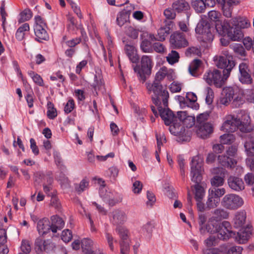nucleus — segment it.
<instances>
[{
  "label": "nucleus",
  "instance_id": "nucleus-1",
  "mask_svg": "<svg viewBox=\"0 0 254 254\" xmlns=\"http://www.w3.org/2000/svg\"><path fill=\"white\" fill-rule=\"evenodd\" d=\"M202 158L196 156L192 158L190 164L191 180L195 183L193 186L195 200L203 199L205 194L204 189L202 185L200 184L202 179Z\"/></svg>",
  "mask_w": 254,
  "mask_h": 254
},
{
  "label": "nucleus",
  "instance_id": "nucleus-2",
  "mask_svg": "<svg viewBox=\"0 0 254 254\" xmlns=\"http://www.w3.org/2000/svg\"><path fill=\"white\" fill-rule=\"evenodd\" d=\"M160 116L167 126H170L169 130L174 135L184 136L186 135V129L178 123V119L173 113L168 108L165 107L162 103L156 106Z\"/></svg>",
  "mask_w": 254,
  "mask_h": 254
},
{
  "label": "nucleus",
  "instance_id": "nucleus-3",
  "mask_svg": "<svg viewBox=\"0 0 254 254\" xmlns=\"http://www.w3.org/2000/svg\"><path fill=\"white\" fill-rule=\"evenodd\" d=\"M146 86L147 92L150 95L153 103L156 106L162 103L165 107L167 106L169 93L163 88L161 83L153 80L152 82H147Z\"/></svg>",
  "mask_w": 254,
  "mask_h": 254
},
{
  "label": "nucleus",
  "instance_id": "nucleus-4",
  "mask_svg": "<svg viewBox=\"0 0 254 254\" xmlns=\"http://www.w3.org/2000/svg\"><path fill=\"white\" fill-rule=\"evenodd\" d=\"M216 30L219 35L228 36L233 41H239L243 38L244 35L241 29L231 24L228 19H225L223 23H219L216 26Z\"/></svg>",
  "mask_w": 254,
  "mask_h": 254
},
{
  "label": "nucleus",
  "instance_id": "nucleus-5",
  "mask_svg": "<svg viewBox=\"0 0 254 254\" xmlns=\"http://www.w3.org/2000/svg\"><path fill=\"white\" fill-rule=\"evenodd\" d=\"M225 96L220 100L222 104L227 105L232 100V104L236 107H239L243 104V100L240 96V90L237 87H229L224 90Z\"/></svg>",
  "mask_w": 254,
  "mask_h": 254
},
{
  "label": "nucleus",
  "instance_id": "nucleus-6",
  "mask_svg": "<svg viewBox=\"0 0 254 254\" xmlns=\"http://www.w3.org/2000/svg\"><path fill=\"white\" fill-rule=\"evenodd\" d=\"M244 204L243 198L234 193L225 195L221 200V205L225 209L236 210L241 207Z\"/></svg>",
  "mask_w": 254,
  "mask_h": 254
},
{
  "label": "nucleus",
  "instance_id": "nucleus-7",
  "mask_svg": "<svg viewBox=\"0 0 254 254\" xmlns=\"http://www.w3.org/2000/svg\"><path fill=\"white\" fill-rule=\"evenodd\" d=\"M203 79L209 84H214L216 87H221L227 78H224V75H221V72L216 69L209 70L205 73Z\"/></svg>",
  "mask_w": 254,
  "mask_h": 254
},
{
  "label": "nucleus",
  "instance_id": "nucleus-8",
  "mask_svg": "<svg viewBox=\"0 0 254 254\" xmlns=\"http://www.w3.org/2000/svg\"><path fill=\"white\" fill-rule=\"evenodd\" d=\"M213 27H211L210 24L205 20L200 21L195 28L196 33L202 35V40L205 42H211L213 39Z\"/></svg>",
  "mask_w": 254,
  "mask_h": 254
},
{
  "label": "nucleus",
  "instance_id": "nucleus-9",
  "mask_svg": "<svg viewBox=\"0 0 254 254\" xmlns=\"http://www.w3.org/2000/svg\"><path fill=\"white\" fill-rule=\"evenodd\" d=\"M35 19L36 23L34 27L35 39L39 42H42V40H48L49 35L46 30L47 27L46 23L40 16H35Z\"/></svg>",
  "mask_w": 254,
  "mask_h": 254
},
{
  "label": "nucleus",
  "instance_id": "nucleus-10",
  "mask_svg": "<svg viewBox=\"0 0 254 254\" xmlns=\"http://www.w3.org/2000/svg\"><path fill=\"white\" fill-rule=\"evenodd\" d=\"M151 67L152 61L150 57L145 55L142 56L141 60V68L138 66H135L134 70L141 79L144 80L145 75L150 74Z\"/></svg>",
  "mask_w": 254,
  "mask_h": 254
},
{
  "label": "nucleus",
  "instance_id": "nucleus-11",
  "mask_svg": "<svg viewBox=\"0 0 254 254\" xmlns=\"http://www.w3.org/2000/svg\"><path fill=\"white\" fill-rule=\"evenodd\" d=\"M241 124L242 122L240 119L234 115H228L225 117L221 129L228 132H234L239 127L241 128Z\"/></svg>",
  "mask_w": 254,
  "mask_h": 254
},
{
  "label": "nucleus",
  "instance_id": "nucleus-12",
  "mask_svg": "<svg viewBox=\"0 0 254 254\" xmlns=\"http://www.w3.org/2000/svg\"><path fill=\"white\" fill-rule=\"evenodd\" d=\"M116 230L121 239L120 242L121 253V254H127L129 250L128 230L121 226H118Z\"/></svg>",
  "mask_w": 254,
  "mask_h": 254
},
{
  "label": "nucleus",
  "instance_id": "nucleus-13",
  "mask_svg": "<svg viewBox=\"0 0 254 254\" xmlns=\"http://www.w3.org/2000/svg\"><path fill=\"white\" fill-rule=\"evenodd\" d=\"M99 195L104 201L108 202L110 205L113 206L122 201L123 197L120 194L115 196L112 192L108 190L105 186H101L99 189Z\"/></svg>",
  "mask_w": 254,
  "mask_h": 254
},
{
  "label": "nucleus",
  "instance_id": "nucleus-14",
  "mask_svg": "<svg viewBox=\"0 0 254 254\" xmlns=\"http://www.w3.org/2000/svg\"><path fill=\"white\" fill-rule=\"evenodd\" d=\"M170 42L175 48L186 47L188 45L185 35L181 32H176L171 35Z\"/></svg>",
  "mask_w": 254,
  "mask_h": 254
},
{
  "label": "nucleus",
  "instance_id": "nucleus-15",
  "mask_svg": "<svg viewBox=\"0 0 254 254\" xmlns=\"http://www.w3.org/2000/svg\"><path fill=\"white\" fill-rule=\"evenodd\" d=\"M111 222L114 225L123 224L127 221V216L125 211L120 209L113 210L109 214Z\"/></svg>",
  "mask_w": 254,
  "mask_h": 254
},
{
  "label": "nucleus",
  "instance_id": "nucleus-16",
  "mask_svg": "<svg viewBox=\"0 0 254 254\" xmlns=\"http://www.w3.org/2000/svg\"><path fill=\"white\" fill-rule=\"evenodd\" d=\"M215 65L220 68L224 69L223 74L225 78H228L230 76V72L233 68L228 69V63L227 58L223 56H216L213 58Z\"/></svg>",
  "mask_w": 254,
  "mask_h": 254
},
{
  "label": "nucleus",
  "instance_id": "nucleus-17",
  "mask_svg": "<svg viewBox=\"0 0 254 254\" xmlns=\"http://www.w3.org/2000/svg\"><path fill=\"white\" fill-rule=\"evenodd\" d=\"M197 135L202 138H207L213 132V126L211 123L196 125Z\"/></svg>",
  "mask_w": 254,
  "mask_h": 254
},
{
  "label": "nucleus",
  "instance_id": "nucleus-18",
  "mask_svg": "<svg viewBox=\"0 0 254 254\" xmlns=\"http://www.w3.org/2000/svg\"><path fill=\"white\" fill-rule=\"evenodd\" d=\"M228 184L229 187L233 190L236 191H240L245 189L244 183L243 180L236 177L230 176L228 179Z\"/></svg>",
  "mask_w": 254,
  "mask_h": 254
},
{
  "label": "nucleus",
  "instance_id": "nucleus-19",
  "mask_svg": "<svg viewBox=\"0 0 254 254\" xmlns=\"http://www.w3.org/2000/svg\"><path fill=\"white\" fill-rule=\"evenodd\" d=\"M222 223L216 220L214 217H210L205 226V232L206 231L207 232L211 234L216 233L218 230L220 229Z\"/></svg>",
  "mask_w": 254,
  "mask_h": 254
},
{
  "label": "nucleus",
  "instance_id": "nucleus-20",
  "mask_svg": "<svg viewBox=\"0 0 254 254\" xmlns=\"http://www.w3.org/2000/svg\"><path fill=\"white\" fill-rule=\"evenodd\" d=\"M230 223L228 221H225L222 222L220 229L216 232V233H218V238L223 240L229 239L232 233V232L230 230Z\"/></svg>",
  "mask_w": 254,
  "mask_h": 254
},
{
  "label": "nucleus",
  "instance_id": "nucleus-21",
  "mask_svg": "<svg viewBox=\"0 0 254 254\" xmlns=\"http://www.w3.org/2000/svg\"><path fill=\"white\" fill-rule=\"evenodd\" d=\"M37 229L39 234L44 235L51 230V223L47 218L39 220L37 222Z\"/></svg>",
  "mask_w": 254,
  "mask_h": 254
},
{
  "label": "nucleus",
  "instance_id": "nucleus-22",
  "mask_svg": "<svg viewBox=\"0 0 254 254\" xmlns=\"http://www.w3.org/2000/svg\"><path fill=\"white\" fill-rule=\"evenodd\" d=\"M246 221V212L245 210H240L236 212L233 218L234 226L235 227H244Z\"/></svg>",
  "mask_w": 254,
  "mask_h": 254
},
{
  "label": "nucleus",
  "instance_id": "nucleus-23",
  "mask_svg": "<svg viewBox=\"0 0 254 254\" xmlns=\"http://www.w3.org/2000/svg\"><path fill=\"white\" fill-rule=\"evenodd\" d=\"M252 234L251 228L249 226L241 228L237 233L236 239L240 244L245 243Z\"/></svg>",
  "mask_w": 254,
  "mask_h": 254
},
{
  "label": "nucleus",
  "instance_id": "nucleus-24",
  "mask_svg": "<svg viewBox=\"0 0 254 254\" xmlns=\"http://www.w3.org/2000/svg\"><path fill=\"white\" fill-rule=\"evenodd\" d=\"M231 24L235 25L241 29L247 28L251 26V23L248 19L243 17H234L229 20Z\"/></svg>",
  "mask_w": 254,
  "mask_h": 254
},
{
  "label": "nucleus",
  "instance_id": "nucleus-25",
  "mask_svg": "<svg viewBox=\"0 0 254 254\" xmlns=\"http://www.w3.org/2000/svg\"><path fill=\"white\" fill-rule=\"evenodd\" d=\"M52 223L51 224V231L53 233H56L57 230L62 229L64 225V220L57 215H54L51 217Z\"/></svg>",
  "mask_w": 254,
  "mask_h": 254
},
{
  "label": "nucleus",
  "instance_id": "nucleus-26",
  "mask_svg": "<svg viewBox=\"0 0 254 254\" xmlns=\"http://www.w3.org/2000/svg\"><path fill=\"white\" fill-rule=\"evenodd\" d=\"M92 86L97 94L98 91H100L102 93H104L105 92L104 83L102 77L99 74L95 75L94 82L93 83Z\"/></svg>",
  "mask_w": 254,
  "mask_h": 254
},
{
  "label": "nucleus",
  "instance_id": "nucleus-27",
  "mask_svg": "<svg viewBox=\"0 0 254 254\" xmlns=\"http://www.w3.org/2000/svg\"><path fill=\"white\" fill-rule=\"evenodd\" d=\"M218 161L219 164L222 166L229 167L230 168L234 167L236 164V161L226 155H219L218 156Z\"/></svg>",
  "mask_w": 254,
  "mask_h": 254
},
{
  "label": "nucleus",
  "instance_id": "nucleus-28",
  "mask_svg": "<svg viewBox=\"0 0 254 254\" xmlns=\"http://www.w3.org/2000/svg\"><path fill=\"white\" fill-rule=\"evenodd\" d=\"M125 50L127 57L131 62L135 63L138 61L139 58L136 54V50L134 46L130 45H126Z\"/></svg>",
  "mask_w": 254,
  "mask_h": 254
},
{
  "label": "nucleus",
  "instance_id": "nucleus-29",
  "mask_svg": "<svg viewBox=\"0 0 254 254\" xmlns=\"http://www.w3.org/2000/svg\"><path fill=\"white\" fill-rule=\"evenodd\" d=\"M67 20L68 23L67 26V28L68 31L74 33L76 30L80 29H81V34H83L82 25L81 24L77 25L75 23V20L73 17L70 15H67Z\"/></svg>",
  "mask_w": 254,
  "mask_h": 254
},
{
  "label": "nucleus",
  "instance_id": "nucleus-30",
  "mask_svg": "<svg viewBox=\"0 0 254 254\" xmlns=\"http://www.w3.org/2000/svg\"><path fill=\"white\" fill-rule=\"evenodd\" d=\"M172 7L174 10L179 12L188 10L190 5L188 2L185 0H178L173 3Z\"/></svg>",
  "mask_w": 254,
  "mask_h": 254
},
{
  "label": "nucleus",
  "instance_id": "nucleus-31",
  "mask_svg": "<svg viewBox=\"0 0 254 254\" xmlns=\"http://www.w3.org/2000/svg\"><path fill=\"white\" fill-rule=\"evenodd\" d=\"M226 173L225 170L221 169V176L216 175L211 179V184L213 187L217 188L223 185L224 177Z\"/></svg>",
  "mask_w": 254,
  "mask_h": 254
},
{
  "label": "nucleus",
  "instance_id": "nucleus-32",
  "mask_svg": "<svg viewBox=\"0 0 254 254\" xmlns=\"http://www.w3.org/2000/svg\"><path fill=\"white\" fill-rule=\"evenodd\" d=\"M220 202H221L219 198L212 196L208 192L207 199L206 202V208L208 210L214 208L218 206Z\"/></svg>",
  "mask_w": 254,
  "mask_h": 254
},
{
  "label": "nucleus",
  "instance_id": "nucleus-33",
  "mask_svg": "<svg viewBox=\"0 0 254 254\" xmlns=\"http://www.w3.org/2000/svg\"><path fill=\"white\" fill-rule=\"evenodd\" d=\"M242 122L240 130L244 132H248L250 130V125L251 123V118L249 114L244 113L240 120Z\"/></svg>",
  "mask_w": 254,
  "mask_h": 254
},
{
  "label": "nucleus",
  "instance_id": "nucleus-34",
  "mask_svg": "<svg viewBox=\"0 0 254 254\" xmlns=\"http://www.w3.org/2000/svg\"><path fill=\"white\" fill-rule=\"evenodd\" d=\"M29 24L25 23L20 26L17 29L15 36L19 41L22 40L25 36V32L29 30Z\"/></svg>",
  "mask_w": 254,
  "mask_h": 254
},
{
  "label": "nucleus",
  "instance_id": "nucleus-35",
  "mask_svg": "<svg viewBox=\"0 0 254 254\" xmlns=\"http://www.w3.org/2000/svg\"><path fill=\"white\" fill-rule=\"evenodd\" d=\"M94 245L93 241L88 238H85L81 241V246L83 251L88 252L93 251L92 248Z\"/></svg>",
  "mask_w": 254,
  "mask_h": 254
},
{
  "label": "nucleus",
  "instance_id": "nucleus-36",
  "mask_svg": "<svg viewBox=\"0 0 254 254\" xmlns=\"http://www.w3.org/2000/svg\"><path fill=\"white\" fill-rule=\"evenodd\" d=\"M208 192L212 196L220 199L226 193V190L224 188L212 187L209 189Z\"/></svg>",
  "mask_w": 254,
  "mask_h": 254
},
{
  "label": "nucleus",
  "instance_id": "nucleus-37",
  "mask_svg": "<svg viewBox=\"0 0 254 254\" xmlns=\"http://www.w3.org/2000/svg\"><path fill=\"white\" fill-rule=\"evenodd\" d=\"M192 6L197 12H202L205 8L204 0H192Z\"/></svg>",
  "mask_w": 254,
  "mask_h": 254
},
{
  "label": "nucleus",
  "instance_id": "nucleus-38",
  "mask_svg": "<svg viewBox=\"0 0 254 254\" xmlns=\"http://www.w3.org/2000/svg\"><path fill=\"white\" fill-rule=\"evenodd\" d=\"M170 28L165 26L161 27L158 30L157 33V41H162L165 39L166 36L169 34Z\"/></svg>",
  "mask_w": 254,
  "mask_h": 254
},
{
  "label": "nucleus",
  "instance_id": "nucleus-39",
  "mask_svg": "<svg viewBox=\"0 0 254 254\" xmlns=\"http://www.w3.org/2000/svg\"><path fill=\"white\" fill-rule=\"evenodd\" d=\"M201 62L199 60H194L190 64L189 70L190 73L193 76H196V71L198 69L201 64Z\"/></svg>",
  "mask_w": 254,
  "mask_h": 254
},
{
  "label": "nucleus",
  "instance_id": "nucleus-40",
  "mask_svg": "<svg viewBox=\"0 0 254 254\" xmlns=\"http://www.w3.org/2000/svg\"><path fill=\"white\" fill-rule=\"evenodd\" d=\"M28 74L35 83L40 86H43L44 85L43 80L40 75L32 70L29 71Z\"/></svg>",
  "mask_w": 254,
  "mask_h": 254
},
{
  "label": "nucleus",
  "instance_id": "nucleus-41",
  "mask_svg": "<svg viewBox=\"0 0 254 254\" xmlns=\"http://www.w3.org/2000/svg\"><path fill=\"white\" fill-rule=\"evenodd\" d=\"M180 56L179 53L176 51L172 50L166 57L167 62L171 64H173L179 62Z\"/></svg>",
  "mask_w": 254,
  "mask_h": 254
},
{
  "label": "nucleus",
  "instance_id": "nucleus-42",
  "mask_svg": "<svg viewBox=\"0 0 254 254\" xmlns=\"http://www.w3.org/2000/svg\"><path fill=\"white\" fill-rule=\"evenodd\" d=\"M213 214L214 215L213 217L220 222L222 219H226L228 217V213L223 209L218 208L215 209L213 212Z\"/></svg>",
  "mask_w": 254,
  "mask_h": 254
},
{
  "label": "nucleus",
  "instance_id": "nucleus-43",
  "mask_svg": "<svg viewBox=\"0 0 254 254\" xmlns=\"http://www.w3.org/2000/svg\"><path fill=\"white\" fill-rule=\"evenodd\" d=\"M140 48L144 53H151L152 52L151 43L145 38L142 39V41L140 44Z\"/></svg>",
  "mask_w": 254,
  "mask_h": 254
},
{
  "label": "nucleus",
  "instance_id": "nucleus-44",
  "mask_svg": "<svg viewBox=\"0 0 254 254\" xmlns=\"http://www.w3.org/2000/svg\"><path fill=\"white\" fill-rule=\"evenodd\" d=\"M47 114L50 119H54L57 116V110L55 108L54 104L51 102H48L47 104Z\"/></svg>",
  "mask_w": 254,
  "mask_h": 254
},
{
  "label": "nucleus",
  "instance_id": "nucleus-45",
  "mask_svg": "<svg viewBox=\"0 0 254 254\" xmlns=\"http://www.w3.org/2000/svg\"><path fill=\"white\" fill-rule=\"evenodd\" d=\"M208 16L210 20L216 23L215 26L219 23H223V21L219 20L221 14L218 11L211 10L208 13Z\"/></svg>",
  "mask_w": 254,
  "mask_h": 254
},
{
  "label": "nucleus",
  "instance_id": "nucleus-46",
  "mask_svg": "<svg viewBox=\"0 0 254 254\" xmlns=\"http://www.w3.org/2000/svg\"><path fill=\"white\" fill-rule=\"evenodd\" d=\"M222 144H231L235 140V136L233 134L227 133L222 135L220 137Z\"/></svg>",
  "mask_w": 254,
  "mask_h": 254
},
{
  "label": "nucleus",
  "instance_id": "nucleus-47",
  "mask_svg": "<svg viewBox=\"0 0 254 254\" xmlns=\"http://www.w3.org/2000/svg\"><path fill=\"white\" fill-rule=\"evenodd\" d=\"M20 16L19 22H23L29 20L32 16V13L29 9L26 8L20 13Z\"/></svg>",
  "mask_w": 254,
  "mask_h": 254
},
{
  "label": "nucleus",
  "instance_id": "nucleus-48",
  "mask_svg": "<svg viewBox=\"0 0 254 254\" xmlns=\"http://www.w3.org/2000/svg\"><path fill=\"white\" fill-rule=\"evenodd\" d=\"M153 226L150 222L145 224L142 227V233L147 239H150L152 236Z\"/></svg>",
  "mask_w": 254,
  "mask_h": 254
},
{
  "label": "nucleus",
  "instance_id": "nucleus-49",
  "mask_svg": "<svg viewBox=\"0 0 254 254\" xmlns=\"http://www.w3.org/2000/svg\"><path fill=\"white\" fill-rule=\"evenodd\" d=\"M167 74V68L164 67L161 68L156 74L154 81L157 82L161 83V81L162 80Z\"/></svg>",
  "mask_w": 254,
  "mask_h": 254
},
{
  "label": "nucleus",
  "instance_id": "nucleus-50",
  "mask_svg": "<svg viewBox=\"0 0 254 254\" xmlns=\"http://www.w3.org/2000/svg\"><path fill=\"white\" fill-rule=\"evenodd\" d=\"M209 116V114L207 113H204L199 115L196 118V125H201L206 123H210L207 122Z\"/></svg>",
  "mask_w": 254,
  "mask_h": 254
},
{
  "label": "nucleus",
  "instance_id": "nucleus-51",
  "mask_svg": "<svg viewBox=\"0 0 254 254\" xmlns=\"http://www.w3.org/2000/svg\"><path fill=\"white\" fill-rule=\"evenodd\" d=\"M127 14L125 12H122L119 13L117 15L116 19L117 24L119 26L122 27L127 21Z\"/></svg>",
  "mask_w": 254,
  "mask_h": 254
},
{
  "label": "nucleus",
  "instance_id": "nucleus-52",
  "mask_svg": "<svg viewBox=\"0 0 254 254\" xmlns=\"http://www.w3.org/2000/svg\"><path fill=\"white\" fill-rule=\"evenodd\" d=\"M239 80L243 84H250L252 83L253 79L248 72L240 74Z\"/></svg>",
  "mask_w": 254,
  "mask_h": 254
},
{
  "label": "nucleus",
  "instance_id": "nucleus-53",
  "mask_svg": "<svg viewBox=\"0 0 254 254\" xmlns=\"http://www.w3.org/2000/svg\"><path fill=\"white\" fill-rule=\"evenodd\" d=\"M206 221V217L205 214L201 213L198 217V224L199 226V231L201 233H205V223Z\"/></svg>",
  "mask_w": 254,
  "mask_h": 254
},
{
  "label": "nucleus",
  "instance_id": "nucleus-54",
  "mask_svg": "<svg viewBox=\"0 0 254 254\" xmlns=\"http://www.w3.org/2000/svg\"><path fill=\"white\" fill-rule=\"evenodd\" d=\"M20 249L22 252L21 253L22 254H29L31 250V247L29 242L27 240H23L21 243Z\"/></svg>",
  "mask_w": 254,
  "mask_h": 254
},
{
  "label": "nucleus",
  "instance_id": "nucleus-55",
  "mask_svg": "<svg viewBox=\"0 0 254 254\" xmlns=\"http://www.w3.org/2000/svg\"><path fill=\"white\" fill-rule=\"evenodd\" d=\"M222 54L223 55V56H224L225 58H227L228 60V69H230V68H233L235 66V63L233 60V57L229 54L228 51L226 50L223 51Z\"/></svg>",
  "mask_w": 254,
  "mask_h": 254
},
{
  "label": "nucleus",
  "instance_id": "nucleus-56",
  "mask_svg": "<svg viewBox=\"0 0 254 254\" xmlns=\"http://www.w3.org/2000/svg\"><path fill=\"white\" fill-rule=\"evenodd\" d=\"M234 52L238 55L241 56H245L246 55V52L244 47L239 44H235L232 47Z\"/></svg>",
  "mask_w": 254,
  "mask_h": 254
},
{
  "label": "nucleus",
  "instance_id": "nucleus-57",
  "mask_svg": "<svg viewBox=\"0 0 254 254\" xmlns=\"http://www.w3.org/2000/svg\"><path fill=\"white\" fill-rule=\"evenodd\" d=\"M254 144L250 142H246L245 143L244 147L245 151L248 155L252 156L254 155Z\"/></svg>",
  "mask_w": 254,
  "mask_h": 254
},
{
  "label": "nucleus",
  "instance_id": "nucleus-58",
  "mask_svg": "<svg viewBox=\"0 0 254 254\" xmlns=\"http://www.w3.org/2000/svg\"><path fill=\"white\" fill-rule=\"evenodd\" d=\"M182 84L178 81L173 82L170 85V90L172 93H176L181 91Z\"/></svg>",
  "mask_w": 254,
  "mask_h": 254
},
{
  "label": "nucleus",
  "instance_id": "nucleus-59",
  "mask_svg": "<svg viewBox=\"0 0 254 254\" xmlns=\"http://www.w3.org/2000/svg\"><path fill=\"white\" fill-rule=\"evenodd\" d=\"M195 123V118L191 116H189L182 124L184 127L190 128L192 127Z\"/></svg>",
  "mask_w": 254,
  "mask_h": 254
},
{
  "label": "nucleus",
  "instance_id": "nucleus-60",
  "mask_svg": "<svg viewBox=\"0 0 254 254\" xmlns=\"http://www.w3.org/2000/svg\"><path fill=\"white\" fill-rule=\"evenodd\" d=\"M247 101L254 104V89H247L245 93Z\"/></svg>",
  "mask_w": 254,
  "mask_h": 254
},
{
  "label": "nucleus",
  "instance_id": "nucleus-61",
  "mask_svg": "<svg viewBox=\"0 0 254 254\" xmlns=\"http://www.w3.org/2000/svg\"><path fill=\"white\" fill-rule=\"evenodd\" d=\"M205 90L206 92L205 101L208 105H210L213 101V92L212 89L209 87H207Z\"/></svg>",
  "mask_w": 254,
  "mask_h": 254
},
{
  "label": "nucleus",
  "instance_id": "nucleus-62",
  "mask_svg": "<svg viewBox=\"0 0 254 254\" xmlns=\"http://www.w3.org/2000/svg\"><path fill=\"white\" fill-rule=\"evenodd\" d=\"M147 198L148 200L146 202V205L148 206L152 207L156 201L155 195L153 193L148 191L147 192Z\"/></svg>",
  "mask_w": 254,
  "mask_h": 254
},
{
  "label": "nucleus",
  "instance_id": "nucleus-63",
  "mask_svg": "<svg viewBox=\"0 0 254 254\" xmlns=\"http://www.w3.org/2000/svg\"><path fill=\"white\" fill-rule=\"evenodd\" d=\"M72 237V235L71 232L68 230L66 229L63 231L62 234V239L64 242H69Z\"/></svg>",
  "mask_w": 254,
  "mask_h": 254
},
{
  "label": "nucleus",
  "instance_id": "nucleus-64",
  "mask_svg": "<svg viewBox=\"0 0 254 254\" xmlns=\"http://www.w3.org/2000/svg\"><path fill=\"white\" fill-rule=\"evenodd\" d=\"M75 104L73 99H70L68 100L67 102L65 104L64 111L65 113L68 114L70 113L73 109L74 108Z\"/></svg>",
  "mask_w": 254,
  "mask_h": 254
}]
</instances>
